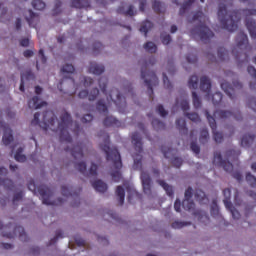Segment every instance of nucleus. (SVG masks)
<instances>
[{"mask_svg": "<svg viewBox=\"0 0 256 256\" xmlns=\"http://www.w3.org/2000/svg\"><path fill=\"white\" fill-rule=\"evenodd\" d=\"M61 73H63V75H68L65 76L57 85V88L59 89V91L61 93H63V84L68 85V83L70 82L72 85H75V79H73L71 77V75H73V73H75V67L72 64H65L62 68H61Z\"/></svg>", "mask_w": 256, "mask_h": 256, "instance_id": "nucleus-10", "label": "nucleus"}, {"mask_svg": "<svg viewBox=\"0 0 256 256\" xmlns=\"http://www.w3.org/2000/svg\"><path fill=\"white\" fill-rule=\"evenodd\" d=\"M155 63H157V59L150 56L148 60H145L141 68V79L144 80L150 99H153V85H159V78H157V74H155L154 71H149L147 69L150 65H155Z\"/></svg>", "mask_w": 256, "mask_h": 256, "instance_id": "nucleus-7", "label": "nucleus"}, {"mask_svg": "<svg viewBox=\"0 0 256 256\" xmlns=\"http://www.w3.org/2000/svg\"><path fill=\"white\" fill-rule=\"evenodd\" d=\"M40 197L42 198L43 205H61L63 203V198H58L57 201L51 202L50 197L53 192L49 187L41 186L37 189Z\"/></svg>", "mask_w": 256, "mask_h": 256, "instance_id": "nucleus-12", "label": "nucleus"}, {"mask_svg": "<svg viewBox=\"0 0 256 256\" xmlns=\"http://www.w3.org/2000/svg\"><path fill=\"white\" fill-rule=\"evenodd\" d=\"M97 169V165L95 163H92L89 169L88 177H97Z\"/></svg>", "mask_w": 256, "mask_h": 256, "instance_id": "nucleus-59", "label": "nucleus"}, {"mask_svg": "<svg viewBox=\"0 0 256 256\" xmlns=\"http://www.w3.org/2000/svg\"><path fill=\"white\" fill-rule=\"evenodd\" d=\"M185 117L193 121V123H201V117L197 113H184Z\"/></svg>", "mask_w": 256, "mask_h": 256, "instance_id": "nucleus-52", "label": "nucleus"}, {"mask_svg": "<svg viewBox=\"0 0 256 256\" xmlns=\"http://www.w3.org/2000/svg\"><path fill=\"white\" fill-rule=\"evenodd\" d=\"M221 101H223V94L221 92H216L212 95L213 105H221Z\"/></svg>", "mask_w": 256, "mask_h": 256, "instance_id": "nucleus-50", "label": "nucleus"}, {"mask_svg": "<svg viewBox=\"0 0 256 256\" xmlns=\"http://www.w3.org/2000/svg\"><path fill=\"white\" fill-rule=\"evenodd\" d=\"M161 151H162L165 159H171V155H173V153H175V149H173L171 147H166V146H162Z\"/></svg>", "mask_w": 256, "mask_h": 256, "instance_id": "nucleus-49", "label": "nucleus"}, {"mask_svg": "<svg viewBox=\"0 0 256 256\" xmlns=\"http://www.w3.org/2000/svg\"><path fill=\"white\" fill-rule=\"evenodd\" d=\"M75 169L82 173V175H85L87 173V164L85 162H78L74 165Z\"/></svg>", "mask_w": 256, "mask_h": 256, "instance_id": "nucleus-53", "label": "nucleus"}, {"mask_svg": "<svg viewBox=\"0 0 256 256\" xmlns=\"http://www.w3.org/2000/svg\"><path fill=\"white\" fill-rule=\"evenodd\" d=\"M152 127L155 129V131H163V129H165V123L157 118H154L152 120Z\"/></svg>", "mask_w": 256, "mask_h": 256, "instance_id": "nucleus-41", "label": "nucleus"}, {"mask_svg": "<svg viewBox=\"0 0 256 256\" xmlns=\"http://www.w3.org/2000/svg\"><path fill=\"white\" fill-rule=\"evenodd\" d=\"M32 7L33 9H36V11H43V9L46 7V4L43 2V0H33Z\"/></svg>", "mask_w": 256, "mask_h": 256, "instance_id": "nucleus-44", "label": "nucleus"}, {"mask_svg": "<svg viewBox=\"0 0 256 256\" xmlns=\"http://www.w3.org/2000/svg\"><path fill=\"white\" fill-rule=\"evenodd\" d=\"M245 17V25L250 33L251 39L256 38V22L252 17H256V9H243L228 11L225 4H220L218 8V19L222 26V29H226L233 33L237 31L239 22L241 21V14Z\"/></svg>", "mask_w": 256, "mask_h": 256, "instance_id": "nucleus-1", "label": "nucleus"}, {"mask_svg": "<svg viewBox=\"0 0 256 256\" xmlns=\"http://www.w3.org/2000/svg\"><path fill=\"white\" fill-rule=\"evenodd\" d=\"M15 235L19 236L20 241H29V237H27V233H25V228L22 226H16L14 228V233L3 234V237H7V239H13Z\"/></svg>", "mask_w": 256, "mask_h": 256, "instance_id": "nucleus-17", "label": "nucleus"}, {"mask_svg": "<svg viewBox=\"0 0 256 256\" xmlns=\"http://www.w3.org/2000/svg\"><path fill=\"white\" fill-rule=\"evenodd\" d=\"M69 129H73L72 133L75 135V137H79V133H81V127H79V123L73 122L71 114H69V112L66 110H63L60 115V121L58 122L57 127V131H60V142L67 143L65 151L66 153H70L75 160L83 159V151H85L87 145H85L83 142H80L73 146V139L69 134Z\"/></svg>", "mask_w": 256, "mask_h": 256, "instance_id": "nucleus-2", "label": "nucleus"}, {"mask_svg": "<svg viewBox=\"0 0 256 256\" xmlns=\"http://www.w3.org/2000/svg\"><path fill=\"white\" fill-rule=\"evenodd\" d=\"M24 195L25 194L23 193V191H19V192L15 193L13 196V199H12L13 205H17V203H19V201H23Z\"/></svg>", "mask_w": 256, "mask_h": 256, "instance_id": "nucleus-56", "label": "nucleus"}, {"mask_svg": "<svg viewBox=\"0 0 256 256\" xmlns=\"http://www.w3.org/2000/svg\"><path fill=\"white\" fill-rule=\"evenodd\" d=\"M247 72H248L249 75H251V77L256 81V69H255V67H253V66H248Z\"/></svg>", "mask_w": 256, "mask_h": 256, "instance_id": "nucleus-64", "label": "nucleus"}, {"mask_svg": "<svg viewBox=\"0 0 256 256\" xmlns=\"http://www.w3.org/2000/svg\"><path fill=\"white\" fill-rule=\"evenodd\" d=\"M194 198L196 199V201H198V203H200V205H203L207 203V201H209V199H207V196L205 195V192H203L202 190H196L194 193Z\"/></svg>", "mask_w": 256, "mask_h": 256, "instance_id": "nucleus-31", "label": "nucleus"}, {"mask_svg": "<svg viewBox=\"0 0 256 256\" xmlns=\"http://www.w3.org/2000/svg\"><path fill=\"white\" fill-rule=\"evenodd\" d=\"M28 15L26 17V21L29 25V27H37L38 23H39V15H37L35 12H33V10H28Z\"/></svg>", "mask_w": 256, "mask_h": 256, "instance_id": "nucleus-24", "label": "nucleus"}, {"mask_svg": "<svg viewBox=\"0 0 256 256\" xmlns=\"http://www.w3.org/2000/svg\"><path fill=\"white\" fill-rule=\"evenodd\" d=\"M163 83L165 89H172L173 85L171 84V81H169V77H167L166 73H163Z\"/></svg>", "mask_w": 256, "mask_h": 256, "instance_id": "nucleus-61", "label": "nucleus"}, {"mask_svg": "<svg viewBox=\"0 0 256 256\" xmlns=\"http://www.w3.org/2000/svg\"><path fill=\"white\" fill-rule=\"evenodd\" d=\"M3 112L0 110V129H3L4 135L2 141L4 145H11L13 141V130L10 129L9 124L3 122Z\"/></svg>", "mask_w": 256, "mask_h": 256, "instance_id": "nucleus-13", "label": "nucleus"}, {"mask_svg": "<svg viewBox=\"0 0 256 256\" xmlns=\"http://www.w3.org/2000/svg\"><path fill=\"white\" fill-rule=\"evenodd\" d=\"M23 153V148H19L14 156V159L18 161V163H25L27 161V156L21 154Z\"/></svg>", "mask_w": 256, "mask_h": 256, "instance_id": "nucleus-46", "label": "nucleus"}, {"mask_svg": "<svg viewBox=\"0 0 256 256\" xmlns=\"http://www.w3.org/2000/svg\"><path fill=\"white\" fill-rule=\"evenodd\" d=\"M61 193L63 197H79V194L73 192V188H70L69 186H62Z\"/></svg>", "mask_w": 256, "mask_h": 256, "instance_id": "nucleus-37", "label": "nucleus"}, {"mask_svg": "<svg viewBox=\"0 0 256 256\" xmlns=\"http://www.w3.org/2000/svg\"><path fill=\"white\" fill-rule=\"evenodd\" d=\"M39 117H41V114L36 112L33 120L31 121V125H39V127L44 129V131H47L49 127H54L55 123H57V116H55V113L51 110H47L43 113L42 122L39 120Z\"/></svg>", "mask_w": 256, "mask_h": 256, "instance_id": "nucleus-9", "label": "nucleus"}, {"mask_svg": "<svg viewBox=\"0 0 256 256\" xmlns=\"http://www.w3.org/2000/svg\"><path fill=\"white\" fill-rule=\"evenodd\" d=\"M195 3V0H188L186 1L180 8L179 15H185L189 9H191V5Z\"/></svg>", "mask_w": 256, "mask_h": 256, "instance_id": "nucleus-42", "label": "nucleus"}, {"mask_svg": "<svg viewBox=\"0 0 256 256\" xmlns=\"http://www.w3.org/2000/svg\"><path fill=\"white\" fill-rule=\"evenodd\" d=\"M0 187H4V189H7L8 191H13V189H15V184L13 183V180L9 178H0Z\"/></svg>", "mask_w": 256, "mask_h": 256, "instance_id": "nucleus-35", "label": "nucleus"}, {"mask_svg": "<svg viewBox=\"0 0 256 256\" xmlns=\"http://www.w3.org/2000/svg\"><path fill=\"white\" fill-rule=\"evenodd\" d=\"M195 21H198L199 25L191 30L192 37H199L202 43H209V41L215 37L213 31L207 27L209 18L203 13V11H197L193 15L192 19L189 20V23H195Z\"/></svg>", "mask_w": 256, "mask_h": 256, "instance_id": "nucleus-4", "label": "nucleus"}, {"mask_svg": "<svg viewBox=\"0 0 256 256\" xmlns=\"http://www.w3.org/2000/svg\"><path fill=\"white\" fill-rule=\"evenodd\" d=\"M246 181L250 187H256V177L251 172L246 173Z\"/></svg>", "mask_w": 256, "mask_h": 256, "instance_id": "nucleus-54", "label": "nucleus"}, {"mask_svg": "<svg viewBox=\"0 0 256 256\" xmlns=\"http://www.w3.org/2000/svg\"><path fill=\"white\" fill-rule=\"evenodd\" d=\"M215 119H235L236 121H241L243 117L241 116V112H231V111H223V110H216L214 112Z\"/></svg>", "mask_w": 256, "mask_h": 256, "instance_id": "nucleus-15", "label": "nucleus"}, {"mask_svg": "<svg viewBox=\"0 0 256 256\" xmlns=\"http://www.w3.org/2000/svg\"><path fill=\"white\" fill-rule=\"evenodd\" d=\"M193 198V188L188 187L184 194V200L182 201V207L185 211H193L195 209V202L191 200Z\"/></svg>", "mask_w": 256, "mask_h": 256, "instance_id": "nucleus-16", "label": "nucleus"}, {"mask_svg": "<svg viewBox=\"0 0 256 256\" xmlns=\"http://www.w3.org/2000/svg\"><path fill=\"white\" fill-rule=\"evenodd\" d=\"M206 117L208 119L210 128L212 129L214 141L216 143H223V133L217 131V122L215 121V117L209 114V111H206Z\"/></svg>", "mask_w": 256, "mask_h": 256, "instance_id": "nucleus-14", "label": "nucleus"}, {"mask_svg": "<svg viewBox=\"0 0 256 256\" xmlns=\"http://www.w3.org/2000/svg\"><path fill=\"white\" fill-rule=\"evenodd\" d=\"M115 193L118 197L119 205H123L125 203V188L123 186H117Z\"/></svg>", "mask_w": 256, "mask_h": 256, "instance_id": "nucleus-36", "label": "nucleus"}, {"mask_svg": "<svg viewBox=\"0 0 256 256\" xmlns=\"http://www.w3.org/2000/svg\"><path fill=\"white\" fill-rule=\"evenodd\" d=\"M81 79L83 81L84 87H91L94 83L93 78L91 77L82 76Z\"/></svg>", "mask_w": 256, "mask_h": 256, "instance_id": "nucleus-60", "label": "nucleus"}, {"mask_svg": "<svg viewBox=\"0 0 256 256\" xmlns=\"http://www.w3.org/2000/svg\"><path fill=\"white\" fill-rule=\"evenodd\" d=\"M161 41L163 45H169L171 43V35L161 34Z\"/></svg>", "mask_w": 256, "mask_h": 256, "instance_id": "nucleus-63", "label": "nucleus"}, {"mask_svg": "<svg viewBox=\"0 0 256 256\" xmlns=\"http://www.w3.org/2000/svg\"><path fill=\"white\" fill-rule=\"evenodd\" d=\"M71 7L74 9H87L88 7H91V1L90 0H72Z\"/></svg>", "mask_w": 256, "mask_h": 256, "instance_id": "nucleus-26", "label": "nucleus"}, {"mask_svg": "<svg viewBox=\"0 0 256 256\" xmlns=\"http://www.w3.org/2000/svg\"><path fill=\"white\" fill-rule=\"evenodd\" d=\"M144 49L148 53H156L157 52V45L153 42H147L144 44Z\"/></svg>", "mask_w": 256, "mask_h": 256, "instance_id": "nucleus-51", "label": "nucleus"}, {"mask_svg": "<svg viewBox=\"0 0 256 256\" xmlns=\"http://www.w3.org/2000/svg\"><path fill=\"white\" fill-rule=\"evenodd\" d=\"M236 45L232 49V55L238 66L241 67L243 63H249V53H251V45H249V38L245 32L240 31L236 36Z\"/></svg>", "mask_w": 256, "mask_h": 256, "instance_id": "nucleus-6", "label": "nucleus"}, {"mask_svg": "<svg viewBox=\"0 0 256 256\" xmlns=\"http://www.w3.org/2000/svg\"><path fill=\"white\" fill-rule=\"evenodd\" d=\"M176 127L181 135H187L189 133V129L187 128V122H185V119L183 118H179L176 120Z\"/></svg>", "mask_w": 256, "mask_h": 256, "instance_id": "nucleus-29", "label": "nucleus"}, {"mask_svg": "<svg viewBox=\"0 0 256 256\" xmlns=\"http://www.w3.org/2000/svg\"><path fill=\"white\" fill-rule=\"evenodd\" d=\"M132 143L137 153H143V142L141 141V135L138 132L132 134Z\"/></svg>", "mask_w": 256, "mask_h": 256, "instance_id": "nucleus-22", "label": "nucleus"}, {"mask_svg": "<svg viewBox=\"0 0 256 256\" xmlns=\"http://www.w3.org/2000/svg\"><path fill=\"white\" fill-rule=\"evenodd\" d=\"M28 107L29 109H41V107H47V102L42 101L39 103V97L34 96L28 101Z\"/></svg>", "mask_w": 256, "mask_h": 256, "instance_id": "nucleus-25", "label": "nucleus"}, {"mask_svg": "<svg viewBox=\"0 0 256 256\" xmlns=\"http://www.w3.org/2000/svg\"><path fill=\"white\" fill-rule=\"evenodd\" d=\"M140 179L145 195H151V176L148 172L141 171Z\"/></svg>", "mask_w": 256, "mask_h": 256, "instance_id": "nucleus-18", "label": "nucleus"}, {"mask_svg": "<svg viewBox=\"0 0 256 256\" xmlns=\"http://www.w3.org/2000/svg\"><path fill=\"white\" fill-rule=\"evenodd\" d=\"M200 90L206 93L207 99L211 97V80L207 76L200 78Z\"/></svg>", "mask_w": 256, "mask_h": 256, "instance_id": "nucleus-20", "label": "nucleus"}, {"mask_svg": "<svg viewBox=\"0 0 256 256\" xmlns=\"http://www.w3.org/2000/svg\"><path fill=\"white\" fill-rule=\"evenodd\" d=\"M226 209H227L228 211H230V213H231L233 219H240L241 213H239V212L237 211V209H235V206H233V204H232L231 208H226Z\"/></svg>", "mask_w": 256, "mask_h": 256, "instance_id": "nucleus-58", "label": "nucleus"}, {"mask_svg": "<svg viewBox=\"0 0 256 256\" xmlns=\"http://www.w3.org/2000/svg\"><path fill=\"white\" fill-rule=\"evenodd\" d=\"M190 89H197L199 87V77L197 75H192L188 81Z\"/></svg>", "mask_w": 256, "mask_h": 256, "instance_id": "nucleus-43", "label": "nucleus"}, {"mask_svg": "<svg viewBox=\"0 0 256 256\" xmlns=\"http://www.w3.org/2000/svg\"><path fill=\"white\" fill-rule=\"evenodd\" d=\"M103 125L104 127H121V122L113 116H108L103 120Z\"/></svg>", "mask_w": 256, "mask_h": 256, "instance_id": "nucleus-28", "label": "nucleus"}, {"mask_svg": "<svg viewBox=\"0 0 256 256\" xmlns=\"http://www.w3.org/2000/svg\"><path fill=\"white\" fill-rule=\"evenodd\" d=\"M153 29V22L149 20H145L142 22L141 27H140V33H144V37H147V33Z\"/></svg>", "mask_w": 256, "mask_h": 256, "instance_id": "nucleus-33", "label": "nucleus"}, {"mask_svg": "<svg viewBox=\"0 0 256 256\" xmlns=\"http://www.w3.org/2000/svg\"><path fill=\"white\" fill-rule=\"evenodd\" d=\"M158 185L166 191L168 197H173L174 192H173V186H170L165 182L164 180H157Z\"/></svg>", "mask_w": 256, "mask_h": 256, "instance_id": "nucleus-34", "label": "nucleus"}, {"mask_svg": "<svg viewBox=\"0 0 256 256\" xmlns=\"http://www.w3.org/2000/svg\"><path fill=\"white\" fill-rule=\"evenodd\" d=\"M109 82V80L107 79V77H101L99 80H98V84H99V87L102 91V93L104 95H106L107 97V83Z\"/></svg>", "mask_w": 256, "mask_h": 256, "instance_id": "nucleus-40", "label": "nucleus"}, {"mask_svg": "<svg viewBox=\"0 0 256 256\" xmlns=\"http://www.w3.org/2000/svg\"><path fill=\"white\" fill-rule=\"evenodd\" d=\"M126 189L128 191V196H127L128 203H132V199L135 195H137V192L131 187H127Z\"/></svg>", "mask_w": 256, "mask_h": 256, "instance_id": "nucleus-62", "label": "nucleus"}, {"mask_svg": "<svg viewBox=\"0 0 256 256\" xmlns=\"http://www.w3.org/2000/svg\"><path fill=\"white\" fill-rule=\"evenodd\" d=\"M224 200L223 203L226 208H231L233 203L231 202V189L226 188L223 190Z\"/></svg>", "mask_w": 256, "mask_h": 256, "instance_id": "nucleus-32", "label": "nucleus"}, {"mask_svg": "<svg viewBox=\"0 0 256 256\" xmlns=\"http://www.w3.org/2000/svg\"><path fill=\"white\" fill-rule=\"evenodd\" d=\"M253 141H255V135L246 134L242 137L241 145L242 147H250Z\"/></svg>", "mask_w": 256, "mask_h": 256, "instance_id": "nucleus-38", "label": "nucleus"}, {"mask_svg": "<svg viewBox=\"0 0 256 256\" xmlns=\"http://www.w3.org/2000/svg\"><path fill=\"white\" fill-rule=\"evenodd\" d=\"M176 105H180L182 111H189L190 109L189 100H187V98H183L180 102H179V98H177Z\"/></svg>", "mask_w": 256, "mask_h": 256, "instance_id": "nucleus-45", "label": "nucleus"}, {"mask_svg": "<svg viewBox=\"0 0 256 256\" xmlns=\"http://www.w3.org/2000/svg\"><path fill=\"white\" fill-rule=\"evenodd\" d=\"M228 57L229 51H227V49H225L224 47L218 48V59H220V61H225L226 59H228Z\"/></svg>", "mask_w": 256, "mask_h": 256, "instance_id": "nucleus-48", "label": "nucleus"}, {"mask_svg": "<svg viewBox=\"0 0 256 256\" xmlns=\"http://www.w3.org/2000/svg\"><path fill=\"white\" fill-rule=\"evenodd\" d=\"M99 137H103V143L100 144V149L105 152L107 161L112 162V172L110 173L112 180L115 183H119L123 179V174H121V168L123 167L121 154L116 147L111 148V140L107 132H100Z\"/></svg>", "mask_w": 256, "mask_h": 256, "instance_id": "nucleus-3", "label": "nucleus"}, {"mask_svg": "<svg viewBox=\"0 0 256 256\" xmlns=\"http://www.w3.org/2000/svg\"><path fill=\"white\" fill-rule=\"evenodd\" d=\"M33 79H35V74H33V72L31 70H27L25 72H22L21 73V83H20L19 90L22 93H25V83H27V81H33Z\"/></svg>", "mask_w": 256, "mask_h": 256, "instance_id": "nucleus-21", "label": "nucleus"}, {"mask_svg": "<svg viewBox=\"0 0 256 256\" xmlns=\"http://www.w3.org/2000/svg\"><path fill=\"white\" fill-rule=\"evenodd\" d=\"M240 155L241 151L228 150L226 151L227 160H223L221 152H215L213 163L214 165H218V167H222L226 173H233V164L229 161H238Z\"/></svg>", "mask_w": 256, "mask_h": 256, "instance_id": "nucleus-8", "label": "nucleus"}, {"mask_svg": "<svg viewBox=\"0 0 256 256\" xmlns=\"http://www.w3.org/2000/svg\"><path fill=\"white\" fill-rule=\"evenodd\" d=\"M88 71L93 75H101L105 72V66H103L102 64H98L96 62H91Z\"/></svg>", "mask_w": 256, "mask_h": 256, "instance_id": "nucleus-23", "label": "nucleus"}, {"mask_svg": "<svg viewBox=\"0 0 256 256\" xmlns=\"http://www.w3.org/2000/svg\"><path fill=\"white\" fill-rule=\"evenodd\" d=\"M117 13L120 15H125L126 17H135V15H137V10H135V6L130 5L126 11L125 8L119 7L117 9Z\"/></svg>", "mask_w": 256, "mask_h": 256, "instance_id": "nucleus-27", "label": "nucleus"}, {"mask_svg": "<svg viewBox=\"0 0 256 256\" xmlns=\"http://www.w3.org/2000/svg\"><path fill=\"white\" fill-rule=\"evenodd\" d=\"M192 101L195 109H199L201 107V99L199 98V95H197V92H192Z\"/></svg>", "mask_w": 256, "mask_h": 256, "instance_id": "nucleus-55", "label": "nucleus"}, {"mask_svg": "<svg viewBox=\"0 0 256 256\" xmlns=\"http://www.w3.org/2000/svg\"><path fill=\"white\" fill-rule=\"evenodd\" d=\"M209 141V130H207L206 128H203L200 132V143H202V145H205V143H207Z\"/></svg>", "mask_w": 256, "mask_h": 256, "instance_id": "nucleus-47", "label": "nucleus"}, {"mask_svg": "<svg viewBox=\"0 0 256 256\" xmlns=\"http://www.w3.org/2000/svg\"><path fill=\"white\" fill-rule=\"evenodd\" d=\"M221 89L224 90V93L228 95L231 99H235V95H237V91H241L243 89V84L239 82V80H234L232 84L227 81L221 83Z\"/></svg>", "mask_w": 256, "mask_h": 256, "instance_id": "nucleus-11", "label": "nucleus"}, {"mask_svg": "<svg viewBox=\"0 0 256 256\" xmlns=\"http://www.w3.org/2000/svg\"><path fill=\"white\" fill-rule=\"evenodd\" d=\"M152 8H153V11H155V13H165V4L157 1V0H154L152 2Z\"/></svg>", "mask_w": 256, "mask_h": 256, "instance_id": "nucleus-39", "label": "nucleus"}, {"mask_svg": "<svg viewBox=\"0 0 256 256\" xmlns=\"http://www.w3.org/2000/svg\"><path fill=\"white\" fill-rule=\"evenodd\" d=\"M99 96V89L98 88H93L90 93L87 90H82L79 92L78 97L79 99H87L89 101H95V99H97V97Z\"/></svg>", "mask_w": 256, "mask_h": 256, "instance_id": "nucleus-19", "label": "nucleus"}, {"mask_svg": "<svg viewBox=\"0 0 256 256\" xmlns=\"http://www.w3.org/2000/svg\"><path fill=\"white\" fill-rule=\"evenodd\" d=\"M59 239H63V232L61 230L56 231V236L49 241L48 246L55 245Z\"/></svg>", "mask_w": 256, "mask_h": 256, "instance_id": "nucleus-57", "label": "nucleus"}, {"mask_svg": "<svg viewBox=\"0 0 256 256\" xmlns=\"http://www.w3.org/2000/svg\"><path fill=\"white\" fill-rule=\"evenodd\" d=\"M111 103L116 105L119 113H125V109H127V101L117 88L110 91L109 95L107 96V102H105L103 99L98 100L96 103V109L103 115H107V113H109V106Z\"/></svg>", "mask_w": 256, "mask_h": 256, "instance_id": "nucleus-5", "label": "nucleus"}, {"mask_svg": "<svg viewBox=\"0 0 256 256\" xmlns=\"http://www.w3.org/2000/svg\"><path fill=\"white\" fill-rule=\"evenodd\" d=\"M92 187L95 191H98V193H105L108 189L107 183L103 182V180H96L92 182Z\"/></svg>", "mask_w": 256, "mask_h": 256, "instance_id": "nucleus-30", "label": "nucleus"}]
</instances>
